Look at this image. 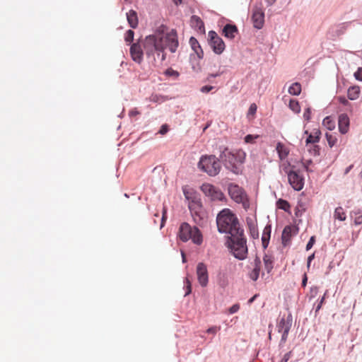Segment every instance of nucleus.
I'll return each mask as SVG.
<instances>
[{
  "instance_id": "nucleus-15",
  "label": "nucleus",
  "mask_w": 362,
  "mask_h": 362,
  "mask_svg": "<svg viewBox=\"0 0 362 362\" xmlns=\"http://www.w3.org/2000/svg\"><path fill=\"white\" fill-rule=\"evenodd\" d=\"M130 54L132 59L139 64L143 60V51L139 43H133L130 47Z\"/></svg>"
},
{
  "instance_id": "nucleus-2",
  "label": "nucleus",
  "mask_w": 362,
  "mask_h": 362,
  "mask_svg": "<svg viewBox=\"0 0 362 362\" xmlns=\"http://www.w3.org/2000/svg\"><path fill=\"white\" fill-rule=\"evenodd\" d=\"M218 230L221 233H228L231 235L239 234L243 230L240 228L238 219L235 214L229 209H223L216 216Z\"/></svg>"
},
{
  "instance_id": "nucleus-52",
  "label": "nucleus",
  "mask_w": 362,
  "mask_h": 362,
  "mask_svg": "<svg viewBox=\"0 0 362 362\" xmlns=\"http://www.w3.org/2000/svg\"><path fill=\"white\" fill-rule=\"evenodd\" d=\"M276 0H267V3L269 6L272 5Z\"/></svg>"
},
{
  "instance_id": "nucleus-23",
  "label": "nucleus",
  "mask_w": 362,
  "mask_h": 362,
  "mask_svg": "<svg viewBox=\"0 0 362 362\" xmlns=\"http://www.w3.org/2000/svg\"><path fill=\"white\" fill-rule=\"evenodd\" d=\"M189 43H190L192 48L193 49V50L197 54L198 57L202 59L204 56V52H203L202 49L201 48L197 39L194 38V37H192L189 39Z\"/></svg>"
},
{
  "instance_id": "nucleus-55",
  "label": "nucleus",
  "mask_w": 362,
  "mask_h": 362,
  "mask_svg": "<svg viewBox=\"0 0 362 362\" xmlns=\"http://www.w3.org/2000/svg\"><path fill=\"white\" fill-rule=\"evenodd\" d=\"M165 212L163 213V217H162V222H161V225H160L161 227L163 226V222H164V220L165 218Z\"/></svg>"
},
{
  "instance_id": "nucleus-58",
  "label": "nucleus",
  "mask_w": 362,
  "mask_h": 362,
  "mask_svg": "<svg viewBox=\"0 0 362 362\" xmlns=\"http://www.w3.org/2000/svg\"><path fill=\"white\" fill-rule=\"evenodd\" d=\"M124 1H127V2H131L132 1V0H124Z\"/></svg>"
},
{
  "instance_id": "nucleus-45",
  "label": "nucleus",
  "mask_w": 362,
  "mask_h": 362,
  "mask_svg": "<svg viewBox=\"0 0 362 362\" xmlns=\"http://www.w3.org/2000/svg\"><path fill=\"white\" fill-rule=\"evenodd\" d=\"M139 115H140V112L136 108H133L129 112V115L131 117H136Z\"/></svg>"
},
{
  "instance_id": "nucleus-26",
  "label": "nucleus",
  "mask_w": 362,
  "mask_h": 362,
  "mask_svg": "<svg viewBox=\"0 0 362 362\" xmlns=\"http://www.w3.org/2000/svg\"><path fill=\"white\" fill-rule=\"evenodd\" d=\"M265 269L267 272H270L273 269L274 260L271 255H265L263 257Z\"/></svg>"
},
{
  "instance_id": "nucleus-7",
  "label": "nucleus",
  "mask_w": 362,
  "mask_h": 362,
  "mask_svg": "<svg viewBox=\"0 0 362 362\" xmlns=\"http://www.w3.org/2000/svg\"><path fill=\"white\" fill-rule=\"evenodd\" d=\"M284 171L288 176V182L293 189L300 191L304 186V178L299 170H296L295 166L288 164L284 167Z\"/></svg>"
},
{
  "instance_id": "nucleus-17",
  "label": "nucleus",
  "mask_w": 362,
  "mask_h": 362,
  "mask_svg": "<svg viewBox=\"0 0 362 362\" xmlns=\"http://www.w3.org/2000/svg\"><path fill=\"white\" fill-rule=\"evenodd\" d=\"M222 33L226 37L232 40L238 33V30L235 25L227 24L224 26Z\"/></svg>"
},
{
  "instance_id": "nucleus-30",
  "label": "nucleus",
  "mask_w": 362,
  "mask_h": 362,
  "mask_svg": "<svg viewBox=\"0 0 362 362\" xmlns=\"http://www.w3.org/2000/svg\"><path fill=\"white\" fill-rule=\"evenodd\" d=\"M334 216L335 218L339 219L340 221H344L346 220V218L344 209L341 206L336 208Z\"/></svg>"
},
{
  "instance_id": "nucleus-13",
  "label": "nucleus",
  "mask_w": 362,
  "mask_h": 362,
  "mask_svg": "<svg viewBox=\"0 0 362 362\" xmlns=\"http://www.w3.org/2000/svg\"><path fill=\"white\" fill-rule=\"evenodd\" d=\"M252 20L255 28L260 29L263 27L264 23V13L262 8L255 7L253 8Z\"/></svg>"
},
{
  "instance_id": "nucleus-14",
  "label": "nucleus",
  "mask_w": 362,
  "mask_h": 362,
  "mask_svg": "<svg viewBox=\"0 0 362 362\" xmlns=\"http://www.w3.org/2000/svg\"><path fill=\"white\" fill-rule=\"evenodd\" d=\"M349 124L350 119L346 114L343 113L339 115L338 127L341 134H345L349 132Z\"/></svg>"
},
{
  "instance_id": "nucleus-38",
  "label": "nucleus",
  "mask_w": 362,
  "mask_h": 362,
  "mask_svg": "<svg viewBox=\"0 0 362 362\" xmlns=\"http://www.w3.org/2000/svg\"><path fill=\"white\" fill-rule=\"evenodd\" d=\"M220 329V326H213L206 330V333L215 335Z\"/></svg>"
},
{
  "instance_id": "nucleus-53",
  "label": "nucleus",
  "mask_w": 362,
  "mask_h": 362,
  "mask_svg": "<svg viewBox=\"0 0 362 362\" xmlns=\"http://www.w3.org/2000/svg\"><path fill=\"white\" fill-rule=\"evenodd\" d=\"M257 297V295H255L253 297H252L249 300H248V303L249 304H251L255 299V298Z\"/></svg>"
},
{
  "instance_id": "nucleus-11",
  "label": "nucleus",
  "mask_w": 362,
  "mask_h": 362,
  "mask_svg": "<svg viewBox=\"0 0 362 362\" xmlns=\"http://www.w3.org/2000/svg\"><path fill=\"white\" fill-rule=\"evenodd\" d=\"M292 320L290 316L286 319L281 317L277 324L278 332L281 333V338L280 341V345L284 344L288 338V332L291 327Z\"/></svg>"
},
{
  "instance_id": "nucleus-56",
  "label": "nucleus",
  "mask_w": 362,
  "mask_h": 362,
  "mask_svg": "<svg viewBox=\"0 0 362 362\" xmlns=\"http://www.w3.org/2000/svg\"><path fill=\"white\" fill-rule=\"evenodd\" d=\"M352 168V165H350L346 170V172L345 173H348L349 171L351 170V168Z\"/></svg>"
},
{
  "instance_id": "nucleus-8",
  "label": "nucleus",
  "mask_w": 362,
  "mask_h": 362,
  "mask_svg": "<svg viewBox=\"0 0 362 362\" xmlns=\"http://www.w3.org/2000/svg\"><path fill=\"white\" fill-rule=\"evenodd\" d=\"M230 198L238 204H242L243 208L247 209L250 206L247 195L245 190L236 184L230 183L228 187Z\"/></svg>"
},
{
  "instance_id": "nucleus-34",
  "label": "nucleus",
  "mask_w": 362,
  "mask_h": 362,
  "mask_svg": "<svg viewBox=\"0 0 362 362\" xmlns=\"http://www.w3.org/2000/svg\"><path fill=\"white\" fill-rule=\"evenodd\" d=\"M185 296H187L192 292L191 281H189V279L187 277L185 280Z\"/></svg>"
},
{
  "instance_id": "nucleus-4",
  "label": "nucleus",
  "mask_w": 362,
  "mask_h": 362,
  "mask_svg": "<svg viewBox=\"0 0 362 362\" xmlns=\"http://www.w3.org/2000/svg\"><path fill=\"white\" fill-rule=\"evenodd\" d=\"M221 158L226 168L235 174H238L240 172V165L245 161V153L241 150L230 152L226 149L222 153Z\"/></svg>"
},
{
  "instance_id": "nucleus-9",
  "label": "nucleus",
  "mask_w": 362,
  "mask_h": 362,
  "mask_svg": "<svg viewBox=\"0 0 362 362\" xmlns=\"http://www.w3.org/2000/svg\"><path fill=\"white\" fill-rule=\"evenodd\" d=\"M202 191L204 194L210 197L212 201H222L225 199L223 193L215 186L204 183L201 187Z\"/></svg>"
},
{
  "instance_id": "nucleus-32",
  "label": "nucleus",
  "mask_w": 362,
  "mask_h": 362,
  "mask_svg": "<svg viewBox=\"0 0 362 362\" xmlns=\"http://www.w3.org/2000/svg\"><path fill=\"white\" fill-rule=\"evenodd\" d=\"M325 137L327 139V143H328L329 147H332L336 144V143L337 141V139L336 138V136H334L329 133H326Z\"/></svg>"
},
{
  "instance_id": "nucleus-35",
  "label": "nucleus",
  "mask_w": 362,
  "mask_h": 362,
  "mask_svg": "<svg viewBox=\"0 0 362 362\" xmlns=\"http://www.w3.org/2000/svg\"><path fill=\"white\" fill-rule=\"evenodd\" d=\"M134 32L132 30H129L126 32L124 40L127 42H132L134 40Z\"/></svg>"
},
{
  "instance_id": "nucleus-40",
  "label": "nucleus",
  "mask_w": 362,
  "mask_h": 362,
  "mask_svg": "<svg viewBox=\"0 0 362 362\" xmlns=\"http://www.w3.org/2000/svg\"><path fill=\"white\" fill-rule=\"evenodd\" d=\"M240 309V305L236 303V304H234L233 305H232L228 311H229V313L230 314H233V313H237Z\"/></svg>"
},
{
  "instance_id": "nucleus-46",
  "label": "nucleus",
  "mask_w": 362,
  "mask_h": 362,
  "mask_svg": "<svg viewBox=\"0 0 362 362\" xmlns=\"http://www.w3.org/2000/svg\"><path fill=\"white\" fill-rule=\"evenodd\" d=\"M338 101H339L341 104H342V105H349V103L348 100H347L345 97H344V96H339V97L338 98Z\"/></svg>"
},
{
  "instance_id": "nucleus-48",
  "label": "nucleus",
  "mask_w": 362,
  "mask_h": 362,
  "mask_svg": "<svg viewBox=\"0 0 362 362\" xmlns=\"http://www.w3.org/2000/svg\"><path fill=\"white\" fill-rule=\"evenodd\" d=\"M257 111V105L253 103L250 105V108H249V113L250 114H255Z\"/></svg>"
},
{
  "instance_id": "nucleus-29",
  "label": "nucleus",
  "mask_w": 362,
  "mask_h": 362,
  "mask_svg": "<svg viewBox=\"0 0 362 362\" xmlns=\"http://www.w3.org/2000/svg\"><path fill=\"white\" fill-rule=\"evenodd\" d=\"M289 108L295 113L298 114L300 112V106L298 101L296 99H290L288 103Z\"/></svg>"
},
{
  "instance_id": "nucleus-51",
  "label": "nucleus",
  "mask_w": 362,
  "mask_h": 362,
  "mask_svg": "<svg viewBox=\"0 0 362 362\" xmlns=\"http://www.w3.org/2000/svg\"><path fill=\"white\" fill-rule=\"evenodd\" d=\"M314 257H315V255H314V254H313V255H310V256L308 257V262H307V267H308V268H309V267H310V263H311V261L314 259Z\"/></svg>"
},
{
  "instance_id": "nucleus-6",
  "label": "nucleus",
  "mask_w": 362,
  "mask_h": 362,
  "mask_svg": "<svg viewBox=\"0 0 362 362\" xmlns=\"http://www.w3.org/2000/svg\"><path fill=\"white\" fill-rule=\"evenodd\" d=\"M178 236L183 242L192 240L197 245L202 243V235L197 227H191L187 223H182L179 229Z\"/></svg>"
},
{
  "instance_id": "nucleus-33",
  "label": "nucleus",
  "mask_w": 362,
  "mask_h": 362,
  "mask_svg": "<svg viewBox=\"0 0 362 362\" xmlns=\"http://www.w3.org/2000/svg\"><path fill=\"white\" fill-rule=\"evenodd\" d=\"M354 223L360 225L362 223V211H354Z\"/></svg>"
},
{
  "instance_id": "nucleus-12",
  "label": "nucleus",
  "mask_w": 362,
  "mask_h": 362,
  "mask_svg": "<svg viewBox=\"0 0 362 362\" xmlns=\"http://www.w3.org/2000/svg\"><path fill=\"white\" fill-rule=\"evenodd\" d=\"M196 273L199 284L202 287H206L209 282V275L206 264L203 262H199L197 266Z\"/></svg>"
},
{
  "instance_id": "nucleus-39",
  "label": "nucleus",
  "mask_w": 362,
  "mask_h": 362,
  "mask_svg": "<svg viewBox=\"0 0 362 362\" xmlns=\"http://www.w3.org/2000/svg\"><path fill=\"white\" fill-rule=\"evenodd\" d=\"M354 77L356 80L362 81V67L358 68L357 71L354 73Z\"/></svg>"
},
{
  "instance_id": "nucleus-21",
  "label": "nucleus",
  "mask_w": 362,
  "mask_h": 362,
  "mask_svg": "<svg viewBox=\"0 0 362 362\" xmlns=\"http://www.w3.org/2000/svg\"><path fill=\"white\" fill-rule=\"evenodd\" d=\"M272 228L271 226H266L263 230L262 235V246L264 248H267L270 239Z\"/></svg>"
},
{
  "instance_id": "nucleus-43",
  "label": "nucleus",
  "mask_w": 362,
  "mask_h": 362,
  "mask_svg": "<svg viewBox=\"0 0 362 362\" xmlns=\"http://www.w3.org/2000/svg\"><path fill=\"white\" fill-rule=\"evenodd\" d=\"M168 129H169L168 126L166 124H165L161 126L158 132H159V134L164 135L168 132Z\"/></svg>"
},
{
  "instance_id": "nucleus-37",
  "label": "nucleus",
  "mask_w": 362,
  "mask_h": 362,
  "mask_svg": "<svg viewBox=\"0 0 362 362\" xmlns=\"http://www.w3.org/2000/svg\"><path fill=\"white\" fill-rule=\"evenodd\" d=\"M311 114H312L311 108L310 107H308L305 110L304 113H303L304 119L308 122L311 119Z\"/></svg>"
},
{
  "instance_id": "nucleus-27",
  "label": "nucleus",
  "mask_w": 362,
  "mask_h": 362,
  "mask_svg": "<svg viewBox=\"0 0 362 362\" xmlns=\"http://www.w3.org/2000/svg\"><path fill=\"white\" fill-rule=\"evenodd\" d=\"M288 93L293 95H298L301 93V85L300 83L296 82L291 84L288 88Z\"/></svg>"
},
{
  "instance_id": "nucleus-57",
  "label": "nucleus",
  "mask_w": 362,
  "mask_h": 362,
  "mask_svg": "<svg viewBox=\"0 0 362 362\" xmlns=\"http://www.w3.org/2000/svg\"><path fill=\"white\" fill-rule=\"evenodd\" d=\"M182 260H183V262H185V254L183 252L182 253Z\"/></svg>"
},
{
  "instance_id": "nucleus-25",
  "label": "nucleus",
  "mask_w": 362,
  "mask_h": 362,
  "mask_svg": "<svg viewBox=\"0 0 362 362\" xmlns=\"http://www.w3.org/2000/svg\"><path fill=\"white\" fill-rule=\"evenodd\" d=\"M321 132L319 129H315L311 134L308 136L305 142L307 144H315L319 142L320 138Z\"/></svg>"
},
{
  "instance_id": "nucleus-28",
  "label": "nucleus",
  "mask_w": 362,
  "mask_h": 362,
  "mask_svg": "<svg viewBox=\"0 0 362 362\" xmlns=\"http://www.w3.org/2000/svg\"><path fill=\"white\" fill-rule=\"evenodd\" d=\"M322 125L329 130H333L335 128V122L330 116H327L324 118Z\"/></svg>"
},
{
  "instance_id": "nucleus-36",
  "label": "nucleus",
  "mask_w": 362,
  "mask_h": 362,
  "mask_svg": "<svg viewBox=\"0 0 362 362\" xmlns=\"http://www.w3.org/2000/svg\"><path fill=\"white\" fill-rule=\"evenodd\" d=\"M165 74L166 76H173L174 78H177L179 76V73L175 71V70H173V69L171 68H169L168 69L165 71Z\"/></svg>"
},
{
  "instance_id": "nucleus-49",
  "label": "nucleus",
  "mask_w": 362,
  "mask_h": 362,
  "mask_svg": "<svg viewBox=\"0 0 362 362\" xmlns=\"http://www.w3.org/2000/svg\"><path fill=\"white\" fill-rule=\"evenodd\" d=\"M327 291H326V292H325V293L324 294V296H323V297L322 298V299L320 300V303H319L318 305L317 306L316 311H318V310L321 308L322 305V304H323V303H324V300H325V296H326V294H327Z\"/></svg>"
},
{
  "instance_id": "nucleus-3",
  "label": "nucleus",
  "mask_w": 362,
  "mask_h": 362,
  "mask_svg": "<svg viewBox=\"0 0 362 362\" xmlns=\"http://www.w3.org/2000/svg\"><path fill=\"white\" fill-rule=\"evenodd\" d=\"M247 240L244 235V230L239 234L228 237V247L233 256L240 259L243 260L247 255Z\"/></svg>"
},
{
  "instance_id": "nucleus-16",
  "label": "nucleus",
  "mask_w": 362,
  "mask_h": 362,
  "mask_svg": "<svg viewBox=\"0 0 362 362\" xmlns=\"http://www.w3.org/2000/svg\"><path fill=\"white\" fill-rule=\"evenodd\" d=\"M297 233V228L293 226H286L281 235L282 243L284 245H286L291 240L293 235Z\"/></svg>"
},
{
  "instance_id": "nucleus-47",
  "label": "nucleus",
  "mask_w": 362,
  "mask_h": 362,
  "mask_svg": "<svg viewBox=\"0 0 362 362\" xmlns=\"http://www.w3.org/2000/svg\"><path fill=\"white\" fill-rule=\"evenodd\" d=\"M213 88H214V87L211 86H204L202 87L201 91L202 93H209V91H211Z\"/></svg>"
},
{
  "instance_id": "nucleus-5",
  "label": "nucleus",
  "mask_w": 362,
  "mask_h": 362,
  "mask_svg": "<svg viewBox=\"0 0 362 362\" xmlns=\"http://www.w3.org/2000/svg\"><path fill=\"white\" fill-rule=\"evenodd\" d=\"M198 167L202 171L206 173L209 176L217 175L221 169L219 160L213 155L202 156L198 163Z\"/></svg>"
},
{
  "instance_id": "nucleus-18",
  "label": "nucleus",
  "mask_w": 362,
  "mask_h": 362,
  "mask_svg": "<svg viewBox=\"0 0 362 362\" xmlns=\"http://www.w3.org/2000/svg\"><path fill=\"white\" fill-rule=\"evenodd\" d=\"M262 262L259 257H256V258L254 260V268L250 273L249 276L250 278L253 280L256 281L259 276V272L261 269Z\"/></svg>"
},
{
  "instance_id": "nucleus-20",
  "label": "nucleus",
  "mask_w": 362,
  "mask_h": 362,
  "mask_svg": "<svg viewBox=\"0 0 362 362\" xmlns=\"http://www.w3.org/2000/svg\"><path fill=\"white\" fill-rule=\"evenodd\" d=\"M127 18L129 25L132 28H136L138 26V17L137 13L134 10H130L128 13H127Z\"/></svg>"
},
{
  "instance_id": "nucleus-10",
  "label": "nucleus",
  "mask_w": 362,
  "mask_h": 362,
  "mask_svg": "<svg viewBox=\"0 0 362 362\" xmlns=\"http://www.w3.org/2000/svg\"><path fill=\"white\" fill-rule=\"evenodd\" d=\"M209 45L213 51L221 54L225 49L226 45L223 40L217 35L215 31L209 32Z\"/></svg>"
},
{
  "instance_id": "nucleus-1",
  "label": "nucleus",
  "mask_w": 362,
  "mask_h": 362,
  "mask_svg": "<svg viewBox=\"0 0 362 362\" xmlns=\"http://www.w3.org/2000/svg\"><path fill=\"white\" fill-rule=\"evenodd\" d=\"M179 45L177 32L175 30H165L162 26L157 30L153 35L147 36L144 42V47L148 57L157 54L161 61H164L166 54L165 49H169L171 52H175Z\"/></svg>"
},
{
  "instance_id": "nucleus-44",
  "label": "nucleus",
  "mask_w": 362,
  "mask_h": 362,
  "mask_svg": "<svg viewBox=\"0 0 362 362\" xmlns=\"http://www.w3.org/2000/svg\"><path fill=\"white\" fill-rule=\"evenodd\" d=\"M291 351H288V353L285 354L281 360L280 361V362H288V361L291 358Z\"/></svg>"
},
{
  "instance_id": "nucleus-31",
  "label": "nucleus",
  "mask_w": 362,
  "mask_h": 362,
  "mask_svg": "<svg viewBox=\"0 0 362 362\" xmlns=\"http://www.w3.org/2000/svg\"><path fill=\"white\" fill-rule=\"evenodd\" d=\"M276 206L279 209L285 211H288L291 209L289 203L286 200L282 199H280L276 202Z\"/></svg>"
},
{
  "instance_id": "nucleus-42",
  "label": "nucleus",
  "mask_w": 362,
  "mask_h": 362,
  "mask_svg": "<svg viewBox=\"0 0 362 362\" xmlns=\"http://www.w3.org/2000/svg\"><path fill=\"white\" fill-rule=\"evenodd\" d=\"M315 242V236H312L308 243H307V245H306V250H309L312 248V247L313 246L314 243Z\"/></svg>"
},
{
  "instance_id": "nucleus-19",
  "label": "nucleus",
  "mask_w": 362,
  "mask_h": 362,
  "mask_svg": "<svg viewBox=\"0 0 362 362\" xmlns=\"http://www.w3.org/2000/svg\"><path fill=\"white\" fill-rule=\"evenodd\" d=\"M276 150L278 153L279 158L281 160H284L288 156L290 150L283 143L278 142L276 146Z\"/></svg>"
},
{
  "instance_id": "nucleus-54",
  "label": "nucleus",
  "mask_w": 362,
  "mask_h": 362,
  "mask_svg": "<svg viewBox=\"0 0 362 362\" xmlns=\"http://www.w3.org/2000/svg\"><path fill=\"white\" fill-rule=\"evenodd\" d=\"M173 1L175 3V4L178 5L182 4V0H173Z\"/></svg>"
},
{
  "instance_id": "nucleus-41",
  "label": "nucleus",
  "mask_w": 362,
  "mask_h": 362,
  "mask_svg": "<svg viewBox=\"0 0 362 362\" xmlns=\"http://www.w3.org/2000/svg\"><path fill=\"white\" fill-rule=\"evenodd\" d=\"M259 136L257 135V136H253V135H251V134H248L245 137V141L246 143H252L254 141V139H257L258 138Z\"/></svg>"
},
{
  "instance_id": "nucleus-24",
  "label": "nucleus",
  "mask_w": 362,
  "mask_h": 362,
  "mask_svg": "<svg viewBox=\"0 0 362 362\" xmlns=\"http://www.w3.org/2000/svg\"><path fill=\"white\" fill-rule=\"evenodd\" d=\"M360 87L358 86H353L349 88L347 91L348 98L351 100H356L360 95Z\"/></svg>"
},
{
  "instance_id": "nucleus-50",
  "label": "nucleus",
  "mask_w": 362,
  "mask_h": 362,
  "mask_svg": "<svg viewBox=\"0 0 362 362\" xmlns=\"http://www.w3.org/2000/svg\"><path fill=\"white\" fill-rule=\"evenodd\" d=\"M307 281H308V276H307L306 274H304L303 278V280H302V286L303 287H305L306 286Z\"/></svg>"
},
{
  "instance_id": "nucleus-22",
  "label": "nucleus",
  "mask_w": 362,
  "mask_h": 362,
  "mask_svg": "<svg viewBox=\"0 0 362 362\" xmlns=\"http://www.w3.org/2000/svg\"><path fill=\"white\" fill-rule=\"evenodd\" d=\"M192 27L197 29L199 31H204V25L202 19L197 16H192L190 19Z\"/></svg>"
}]
</instances>
